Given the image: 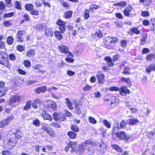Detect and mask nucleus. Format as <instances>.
Returning <instances> with one entry per match:
<instances>
[{
    "instance_id": "f257e3e1",
    "label": "nucleus",
    "mask_w": 155,
    "mask_h": 155,
    "mask_svg": "<svg viewBox=\"0 0 155 155\" xmlns=\"http://www.w3.org/2000/svg\"><path fill=\"white\" fill-rule=\"evenodd\" d=\"M118 40L116 38H112L109 37H106L104 40V42L105 45L109 47H112L114 45Z\"/></svg>"
},
{
    "instance_id": "f03ea898",
    "label": "nucleus",
    "mask_w": 155,
    "mask_h": 155,
    "mask_svg": "<svg viewBox=\"0 0 155 155\" xmlns=\"http://www.w3.org/2000/svg\"><path fill=\"white\" fill-rule=\"evenodd\" d=\"M21 97L18 95L12 96L9 101V104L10 105H13L14 106L18 105V103L21 100Z\"/></svg>"
},
{
    "instance_id": "7ed1b4c3",
    "label": "nucleus",
    "mask_w": 155,
    "mask_h": 155,
    "mask_svg": "<svg viewBox=\"0 0 155 155\" xmlns=\"http://www.w3.org/2000/svg\"><path fill=\"white\" fill-rule=\"evenodd\" d=\"M14 118L13 115L11 114L7 118L4 119L2 120L0 123V127H3L8 125L9 123Z\"/></svg>"
},
{
    "instance_id": "20e7f679",
    "label": "nucleus",
    "mask_w": 155,
    "mask_h": 155,
    "mask_svg": "<svg viewBox=\"0 0 155 155\" xmlns=\"http://www.w3.org/2000/svg\"><path fill=\"white\" fill-rule=\"evenodd\" d=\"M116 137L119 139L122 140L125 139L128 140L130 137L128 135H126L125 133L123 132H120L116 134Z\"/></svg>"
},
{
    "instance_id": "39448f33",
    "label": "nucleus",
    "mask_w": 155,
    "mask_h": 155,
    "mask_svg": "<svg viewBox=\"0 0 155 155\" xmlns=\"http://www.w3.org/2000/svg\"><path fill=\"white\" fill-rule=\"evenodd\" d=\"M66 22L59 19L58 21L57 24L59 26V29L62 33H64L65 30V25Z\"/></svg>"
},
{
    "instance_id": "423d86ee",
    "label": "nucleus",
    "mask_w": 155,
    "mask_h": 155,
    "mask_svg": "<svg viewBox=\"0 0 155 155\" xmlns=\"http://www.w3.org/2000/svg\"><path fill=\"white\" fill-rule=\"evenodd\" d=\"M110 105L112 107H114L118 104L119 100L117 97L112 96L110 98Z\"/></svg>"
},
{
    "instance_id": "0eeeda50",
    "label": "nucleus",
    "mask_w": 155,
    "mask_h": 155,
    "mask_svg": "<svg viewBox=\"0 0 155 155\" xmlns=\"http://www.w3.org/2000/svg\"><path fill=\"white\" fill-rule=\"evenodd\" d=\"M86 148V147L83 146V143L78 145L76 148V153L79 154H82L84 152Z\"/></svg>"
},
{
    "instance_id": "6e6552de",
    "label": "nucleus",
    "mask_w": 155,
    "mask_h": 155,
    "mask_svg": "<svg viewBox=\"0 0 155 155\" xmlns=\"http://www.w3.org/2000/svg\"><path fill=\"white\" fill-rule=\"evenodd\" d=\"M120 94L122 96H125L127 94H130V91L125 86H122L119 90Z\"/></svg>"
},
{
    "instance_id": "1a4fd4ad",
    "label": "nucleus",
    "mask_w": 155,
    "mask_h": 155,
    "mask_svg": "<svg viewBox=\"0 0 155 155\" xmlns=\"http://www.w3.org/2000/svg\"><path fill=\"white\" fill-rule=\"evenodd\" d=\"M139 122V120L137 118H132L127 120V123L128 124L134 125Z\"/></svg>"
},
{
    "instance_id": "9d476101",
    "label": "nucleus",
    "mask_w": 155,
    "mask_h": 155,
    "mask_svg": "<svg viewBox=\"0 0 155 155\" xmlns=\"http://www.w3.org/2000/svg\"><path fill=\"white\" fill-rule=\"evenodd\" d=\"M83 146H85L86 148L88 147V145H91L92 147H95L96 146V144L94 142H92L89 140H87L82 143Z\"/></svg>"
},
{
    "instance_id": "9b49d317",
    "label": "nucleus",
    "mask_w": 155,
    "mask_h": 155,
    "mask_svg": "<svg viewBox=\"0 0 155 155\" xmlns=\"http://www.w3.org/2000/svg\"><path fill=\"white\" fill-rule=\"evenodd\" d=\"M25 33V31H20L18 32L17 37L18 41L22 42L23 39L22 36Z\"/></svg>"
},
{
    "instance_id": "f8f14e48",
    "label": "nucleus",
    "mask_w": 155,
    "mask_h": 155,
    "mask_svg": "<svg viewBox=\"0 0 155 155\" xmlns=\"http://www.w3.org/2000/svg\"><path fill=\"white\" fill-rule=\"evenodd\" d=\"M42 115L44 120H48L50 121H51L52 120L50 115L47 113L46 111H43L42 114Z\"/></svg>"
},
{
    "instance_id": "ddd939ff",
    "label": "nucleus",
    "mask_w": 155,
    "mask_h": 155,
    "mask_svg": "<svg viewBox=\"0 0 155 155\" xmlns=\"http://www.w3.org/2000/svg\"><path fill=\"white\" fill-rule=\"evenodd\" d=\"M132 9V6L130 5H129L128 7L126 8L124 11V15L126 16H129L130 14V12L131 11Z\"/></svg>"
},
{
    "instance_id": "4468645a",
    "label": "nucleus",
    "mask_w": 155,
    "mask_h": 155,
    "mask_svg": "<svg viewBox=\"0 0 155 155\" xmlns=\"http://www.w3.org/2000/svg\"><path fill=\"white\" fill-rule=\"evenodd\" d=\"M120 128V127L119 126L118 123L116 122L113 125V129L112 130V134L114 135L116 134V132L118 131V130Z\"/></svg>"
},
{
    "instance_id": "2eb2a0df",
    "label": "nucleus",
    "mask_w": 155,
    "mask_h": 155,
    "mask_svg": "<svg viewBox=\"0 0 155 155\" xmlns=\"http://www.w3.org/2000/svg\"><path fill=\"white\" fill-rule=\"evenodd\" d=\"M97 77L99 83L100 84L102 83L104 80V75L99 73L97 74Z\"/></svg>"
},
{
    "instance_id": "dca6fc26",
    "label": "nucleus",
    "mask_w": 155,
    "mask_h": 155,
    "mask_svg": "<svg viewBox=\"0 0 155 155\" xmlns=\"http://www.w3.org/2000/svg\"><path fill=\"white\" fill-rule=\"evenodd\" d=\"M46 90V87L45 86H42L37 88L35 90L36 93L39 94L40 93H44L45 92Z\"/></svg>"
},
{
    "instance_id": "f3484780",
    "label": "nucleus",
    "mask_w": 155,
    "mask_h": 155,
    "mask_svg": "<svg viewBox=\"0 0 155 155\" xmlns=\"http://www.w3.org/2000/svg\"><path fill=\"white\" fill-rule=\"evenodd\" d=\"M58 48L60 50V52L63 53H66L68 50V48L66 46L61 45L58 46Z\"/></svg>"
},
{
    "instance_id": "a211bd4d",
    "label": "nucleus",
    "mask_w": 155,
    "mask_h": 155,
    "mask_svg": "<svg viewBox=\"0 0 155 155\" xmlns=\"http://www.w3.org/2000/svg\"><path fill=\"white\" fill-rule=\"evenodd\" d=\"M146 70L149 74L152 70L155 71V64H152L147 68Z\"/></svg>"
},
{
    "instance_id": "6ab92c4d",
    "label": "nucleus",
    "mask_w": 155,
    "mask_h": 155,
    "mask_svg": "<svg viewBox=\"0 0 155 155\" xmlns=\"http://www.w3.org/2000/svg\"><path fill=\"white\" fill-rule=\"evenodd\" d=\"M105 60L107 62V64L109 67H112L114 65V63L112 62L110 58L109 57H106L105 58Z\"/></svg>"
},
{
    "instance_id": "aec40b11",
    "label": "nucleus",
    "mask_w": 155,
    "mask_h": 155,
    "mask_svg": "<svg viewBox=\"0 0 155 155\" xmlns=\"http://www.w3.org/2000/svg\"><path fill=\"white\" fill-rule=\"evenodd\" d=\"M0 64H1L3 66L6 67L8 68H10V64H9L8 61V58L3 60L2 62L0 61Z\"/></svg>"
},
{
    "instance_id": "412c9836",
    "label": "nucleus",
    "mask_w": 155,
    "mask_h": 155,
    "mask_svg": "<svg viewBox=\"0 0 155 155\" xmlns=\"http://www.w3.org/2000/svg\"><path fill=\"white\" fill-rule=\"evenodd\" d=\"M131 32H129V33L131 35H133V33H135L136 34H138L140 33V31L136 28H134L130 29Z\"/></svg>"
},
{
    "instance_id": "4be33fe9",
    "label": "nucleus",
    "mask_w": 155,
    "mask_h": 155,
    "mask_svg": "<svg viewBox=\"0 0 155 155\" xmlns=\"http://www.w3.org/2000/svg\"><path fill=\"white\" fill-rule=\"evenodd\" d=\"M69 145L70 148H71V152H74L76 149V143L75 142H70L69 143Z\"/></svg>"
},
{
    "instance_id": "5701e85b",
    "label": "nucleus",
    "mask_w": 155,
    "mask_h": 155,
    "mask_svg": "<svg viewBox=\"0 0 155 155\" xmlns=\"http://www.w3.org/2000/svg\"><path fill=\"white\" fill-rule=\"evenodd\" d=\"M140 2H143V5L145 6H150L151 4L150 0H140Z\"/></svg>"
},
{
    "instance_id": "b1692460",
    "label": "nucleus",
    "mask_w": 155,
    "mask_h": 155,
    "mask_svg": "<svg viewBox=\"0 0 155 155\" xmlns=\"http://www.w3.org/2000/svg\"><path fill=\"white\" fill-rule=\"evenodd\" d=\"M48 107H51L53 109L55 108L56 107V105L55 103L53 101H48Z\"/></svg>"
},
{
    "instance_id": "393cba45",
    "label": "nucleus",
    "mask_w": 155,
    "mask_h": 155,
    "mask_svg": "<svg viewBox=\"0 0 155 155\" xmlns=\"http://www.w3.org/2000/svg\"><path fill=\"white\" fill-rule=\"evenodd\" d=\"M45 35L48 37H51L52 36L53 33L51 29L48 28L45 30Z\"/></svg>"
},
{
    "instance_id": "a878e982",
    "label": "nucleus",
    "mask_w": 155,
    "mask_h": 155,
    "mask_svg": "<svg viewBox=\"0 0 155 155\" xmlns=\"http://www.w3.org/2000/svg\"><path fill=\"white\" fill-rule=\"evenodd\" d=\"M16 142L17 140L15 139L12 137L9 139L8 141L9 144L12 147L15 146Z\"/></svg>"
},
{
    "instance_id": "bb28decb",
    "label": "nucleus",
    "mask_w": 155,
    "mask_h": 155,
    "mask_svg": "<svg viewBox=\"0 0 155 155\" xmlns=\"http://www.w3.org/2000/svg\"><path fill=\"white\" fill-rule=\"evenodd\" d=\"M72 12L71 11H68L65 12L64 13V17L66 18H71L72 15Z\"/></svg>"
},
{
    "instance_id": "cd10ccee",
    "label": "nucleus",
    "mask_w": 155,
    "mask_h": 155,
    "mask_svg": "<svg viewBox=\"0 0 155 155\" xmlns=\"http://www.w3.org/2000/svg\"><path fill=\"white\" fill-rule=\"evenodd\" d=\"M130 67H126L124 68V71H122V73L124 74H130Z\"/></svg>"
},
{
    "instance_id": "c85d7f7f",
    "label": "nucleus",
    "mask_w": 155,
    "mask_h": 155,
    "mask_svg": "<svg viewBox=\"0 0 155 155\" xmlns=\"http://www.w3.org/2000/svg\"><path fill=\"white\" fill-rule=\"evenodd\" d=\"M35 54V51L32 50H31L27 52L26 55L28 57H31L33 56Z\"/></svg>"
},
{
    "instance_id": "c756f323",
    "label": "nucleus",
    "mask_w": 155,
    "mask_h": 155,
    "mask_svg": "<svg viewBox=\"0 0 155 155\" xmlns=\"http://www.w3.org/2000/svg\"><path fill=\"white\" fill-rule=\"evenodd\" d=\"M103 123L104 126L108 128H110L111 126V123L106 120H104L103 121Z\"/></svg>"
},
{
    "instance_id": "7c9ffc66",
    "label": "nucleus",
    "mask_w": 155,
    "mask_h": 155,
    "mask_svg": "<svg viewBox=\"0 0 155 155\" xmlns=\"http://www.w3.org/2000/svg\"><path fill=\"white\" fill-rule=\"evenodd\" d=\"M66 102L70 110H72L73 109V107L72 106V103L71 102L70 100L68 98L66 99Z\"/></svg>"
},
{
    "instance_id": "2f4dec72",
    "label": "nucleus",
    "mask_w": 155,
    "mask_h": 155,
    "mask_svg": "<svg viewBox=\"0 0 155 155\" xmlns=\"http://www.w3.org/2000/svg\"><path fill=\"white\" fill-rule=\"evenodd\" d=\"M68 135L71 139H74L75 138L77 134L72 131H69L68 133Z\"/></svg>"
},
{
    "instance_id": "473e14b6",
    "label": "nucleus",
    "mask_w": 155,
    "mask_h": 155,
    "mask_svg": "<svg viewBox=\"0 0 155 155\" xmlns=\"http://www.w3.org/2000/svg\"><path fill=\"white\" fill-rule=\"evenodd\" d=\"M14 39L11 36H9L7 39V42L9 45H12Z\"/></svg>"
},
{
    "instance_id": "72a5a7b5",
    "label": "nucleus",
    "mask_w": 155,
    "mask_h": 155,
    "mask_svg": "<svg viewBox=\"0 0 155 155\" xmlns=\"http://www.w3.org/2000/svg\"><path fill=\"white\" fill-rule=\"evenodd\" d=\"M155 54H150L147 55L146 59L147 61H150L152 59H154L155 58Z\"/></svg>"
},
{
    "instance_id": "f704fd0d",
    "label": "nucleus",
    "mask_w": 155,
    "mask_h": 155,
    "mask_svg": "<svg viewBox=\"0 0 155 155\" xmlns=\"http://www.w3.org/2000/svg\"><path fill=\"white\" fill-rule=\"evenodd\" d=\"M112 147L117 152H122L123 151L121 148L118 145H112Z\"/></svg>"
},
{
    "instance_id": "c9c22d12",
    "label": "nucleus",
    "mask_w": 155,
    "mask_h": 155,
    "mask_svg": "<svg viewBox=\"0 0 155 155\" xmlns=\"http://www.w3.org/2000/svg\"><path fill=\"white\" fill-rule=\"evenodd\" d=\"M55 36L56 37L58 40H60L62 38V35L59 31H56L54 33Z\"/></svg>"
},
{
    "instance_id": "e433bc0d",
    "label": "nucleus",
    "mask_w": 155,
    "mask_h": 155,
    "mask_svg": "<svg viewBox=\"0 0 155 155\" xmlns=\"http://www.w3.org/2000/svg\"><path fill=\"white\" fill-rule=\"evenodd\" d=\"M31 101H28L25 107H24L23 109L25 110H28L30 108L31 106Z\"/></svg>"
},
{
    "instance_id": "4c0bfd02",
    "label": "nucleus",
    "mask_w": 155,
    "mask_h": 155,
    "mask_svg": "<svg viewBox=\"0 0 155 155\" xmlns=\"http://www.w3.org/2000/svg\"><path fill=\"white\" fill-rule=\"evenodd\" d=\"M88 120L90 123L95 124L97 123V121L94 117H93L90 116L88 117Z\"/></svg>"
},
{
    "instance_id": "58836bf2",
    "label": "nucleus",
    "mask_w": 155,
    "mask_h": 155,
    "mask_svg": "<svg viewBox=\"0 0 155 155\" xmlns=\"http://www.w3.org/2000/svg\"><path fill=\"white\" fill-rule=\"evenodd\" d=\"M121 80L122 81H125L130 85L131 84V81L129 78H122Z\"/></svg>"
},
{
    "instance_id": "ea45409f",
    "label": "nucleus",
    "mask_w": 155,
    "mask_h": 155,
    "mask_svg": "<svg viewBox=\"0 0 155 155\" xmlns=\"http://www.w3.org/2000/svg\"><path fill=\"white\" fill-rule=\"evenodd\" d=\"M1 58L3 60L8 58V56L6 53L4 52H2L1 53Z\"/></svg>"
},
{
    "instance_id": "a19ab883",
    "label": "nucleus",
    "mask_w": 155,
    "mask_h": 155,
    "mask_svg": "<svg viewBox=\"0 0 155 155\" xmlns=\"http://www.w3.org/2000/svg\"><path fill=\"white\" fill-rule=\"evenodd\" d=\"M71 129L72 131L75 132H78L79 131V128L75 125H71Z\"/></svg>"
},
{
    "instance_id": "79ce46f5",
    "label": "nucleus",
    "mask_w": 155,
    "mask_h": 155,
    "mask_svg": "<svg viewBox=\"0 0 155 155\" xmlns=\"http://www.w3.org/2000/svg\"><path fill=\"white\" fill-rule=\"evenodd\" d=\"M89 13L88 9H86L84 11V18L86 19H87L89 17Z\"/></svg>"
},
{
    "instance_id": "37998d69",
    "label": "nucleus",
    "mask_w": 155,
    "mask_h": 155,
    "mask_svg": "<svg viewBox=\"0 0 155 155\" xmlns=\"http://www.w3.org/2000/svg\"><path fill=\"white\" fill-rule=\"evenodd\" d=\"M25 8L26 10L30 11L32 10L33 8V6L32 4H29L26 5Z\"/></svg>"
},
{
    "instance_id": "c03bdc74",
    "label": "nucleus",
    "mask_w": 155,
    "mask_h": 155,
    "mask_svg": "<svg viewBox=\"0 0 155 155\" xmlns=\"http://www.w3.org/2000/svg\"><path fill=\"white\" fill-rule=\"evenodd\" d=\"M36 28L39 31H42L43 29V26L41 24H39L36 26Z\"/></svg>"
},
{
    "instance_id": "a18cd8bd",
    "label": "nucleus",
    "mask_w": 155,
    "mask_h": 155,
    "mask_svg": "<svg viewBox=\"0 0 155 155\" xmlns=\"http://www.w3.org/2000/svg\"><path fill=\"white\" fill-rule=\"evenodd\" d=\"M6 91V88H2V89H1V88L0 87V97L4 95Z\"/></svg>"
},
{
    "instance_id": "49530a36",
    "label": "nucleus",
    "mask_w": 155,
    "mask_h": 155,
    "mask_svg": "<svg viewBox=\"0 0 155 155\" xmlns=\"http://www.w3.org/2000/svg\"><path fill=\"white\" fill-rule=\"evenodd\" d=\"M78 105L75 104V108L76 110V113L78 114H80L81 112L80 108L78 107Z\"/></svg>"
},
{
    "instance_id": "de8ad7c7",
    "label": "nucleus",
    "mask_w": 155,
    "mask_h": 155,
    "mask_svg": "<svg viewBox=\"0 0 155 155\" xmlns=\"http://www.w3.org/2000/svg\"><path fill=\"white\" fill-rule=\"evenodd\" d=\"M59 115L60 114H58L57 113H54L53 115L54 119L55 120H59Z\"/></svg>"
},
{
    "instance_id": "09e8293b",
    "label": "nucleus",
    "mask_w": 155,
    "mask_h": 155,
    "mask_svg": "<svg viewBox=\"0 0 155 155\" xmlns=\"http://www.w3.org/2000/svg\"><path fill=\"white\" fill-rule=\"evenodd\" d=\"M2 155H12V153L9 150H3L2 152Z\"/></svg>"
},
{
    "instance_id": "8fccbe9b",
    "label": "nucleus",
    "mask_w": 155,
    "mask_h": 155,
    "mask_svg": "<svg viewBox=\"0 0 155 155\" xmlns=\"http://www.w3.org/2000/svg\"><path fill=\"white\" fill-rule=\"evenodd\" d=\"M24 64L26 67H30L31 65V62L28 60L25 61Z\"/></svg>"
},
{
    "instance_id": "3c124183",
    "label": "nucleus",
    "mask_w": 155,
    "mask_h": 155,
    "mask_svg": "<svg viewBox=\"0 0 155 155\" xmlns=\"http://www.w3.org/2000/svg\"><path fill=\"white\" fill-rule=\"evenodd\" d=\"M17 49L19 51L22 52L24 50L25 47L22 45H19L17 46Z\"/></svg>"
},
{
    "instance_id": "603ef678",
    "label": "nucleus",
    "mask_w": 155,
    "mask_h": 155,
    "mask_svg": "<svg viewBox=\"0 0 155 155\" xmlns=\"http://www.w3.org/2000/svg\"><path fill=\"white\" fill-rule=\"evenodd\" d=\"M126 124L124 120H123L120 124V128H124L126 127Z\"/></svg>"
},
{
    "instance_id": "864d4df0",
    "label": "nucleus",
    "mask_w": 155,
    "mask_h": 155,
    "mask_svg": "<svg viewBox=\"0 0 155 155\" xmlns=\"http://www.w3.org/2000/svg\"><path fill=\"white\" fill-rule=\"evenodd\" d=\"M95 35L97 37L101 38L103 35L101 31L99 30H97L95 33Z\"/></svg>"
},
{
    "instance_id": "5fc2aeb1",
    "label": "nucleus",
    "mask_w": 155,
    "mask_h": 155,
    "mask_svg": "<svg viewBox=\"0 0 155 155\" xmlns=\"http://www.w3.org/2000/svg\"><path fill=\"white\" fill-rule=\"evenodd\" d=\"M14 15L13 12H10L5 14L4 15V18H9L12 16Z\"/></svg>"
},
{
    "instance_id": "6e6d98bb",
    "label": "nucleus",
    "mask_w": 155,
    "mask_h": 155,
    "mask_svg": "<svg viewBox=\"0 0 155 155\" xmlns=\"http://www.w3.org/2000/svg\"><path fill=\"white\" fill-rule=\"evenodd\" d=\"M33 124L35 125L37 127L39 126L40 125L39 121L38 119L35 120L33 122Z\"/></svg>"
},
{
    "instance_id": "4d7b16f0",
    "label": "nucleus",
    "mask_w": 155,
    "mask_h": 155,
    "mask_svg": "<svg viewBox=\"0 0 155 155\" xmlns=\"http://www.w3.org/2000/svg\"><path fill=\"white\" fill-rule=\"evenodd\" d=\"M51 126L53 127H57L58 128H60L61 127L60 125L58 123H52L51 124Z\"/></svg>"
},
{
    "instance_id": "13d9d810",
    "label": "nucleus",
    "mask_w": 155,
    "mask_h": 155,
    "mask_svg": "<svg viewBox=\"0 0 155 155\" xmlns=\"http://www.w3.org/2000/svg\"><path fill=\"white\" fill-rule=\"evenodd\" d=\"M59 120H60L61 121H64L66 119V117L64 115L60 113Z\"/></svg>"
},
{
    "instance_id": "bf43d9fd",
    "label": "nucleus",
    "mask_w": 155,
    "mask_h": 155,
    "mask_svg": "<svg viewBox=\"0 0 155 155\" xmlns=\"http://www.w3.org/2000/svg\"><path fill=\"white\" fill-rule=\"evenodd\" d=\"M109 89L111 91H119L120 88L117 87H110Z\"/></svg>"
},
{
    "instance_id": "052dcab7",
    "label": "nucleus",
    "mask_w": 155,
    "mask_h": 155,
    "mask_svg": "<svg viewBox=\"0 0 155 155\" xmlns=\"http://www.w3.org/2000/svg\"><path fill=\"white\" fill-rule=\"evenodd\" d=\"M30 13L32 15H38V10L34 9L32 10Z\"/></svg>"
},
{
    "instance_id": "680f3d73",
    "label": "nucleus",
    "mask_w": 155,
    "mask_h": 155,
    "mask_svg": "<svg viewBox=\"0 0 155 155\" xmlns=\"http://www.w3.org/2000/svg\"><path fill=\"white\" fill-rule=\"evenodd\" d=\"M65 60L66 61L68 62L73 63L74 61V59L73 58H71L69 57L66 58Z\"/></svg>"
},
{
    "instance_id": "e2e57ef3",
    "label": "nucleus",
    "mask_w": 155,
    "mask_h": 155,
    "mask_svg": "<svg viewBox=\"0 0 155 155\" xmlns=\"http://www.w3.org/2000/svg\"><path fill=\"white\" fill-rule=\"evenodd\" d=\"M15 7L18 10H20L21 9V7L20 6V2L18 1H16L15 2Z\"/></svg>"
},
{
    "instance_id": "0e129e2a",
    "label": "nucleus",
    "mask_w": 155,
    "mask_h": 155,
    "mask_svg": "<svg viewBox=\"0 0 155 155\" xmlns=\"http://www.w3.org/2000/svg\"><path fill=\"white\" fill-rule=\"evenodd\" d=\"M50 136H54L55 134L54 131L52 130H49L47 133Z\"/></svg>"
},
{
    "instance_id": "69168bd1",
    "label": "nucleus",
    "mask_w": 155,
    "mask_h": 155,
    "mask_svg": "<svg viewBox=\"0 0 155 155\" xmlns=\"http://www.w3.org/2000/svg\"><path fill=\"white\" fill-rule=\"evenodd\" d=\"M75 73L71 70H68L67 72V74L69 76H72L74 75Z\"/></svg>"
},
{
    "instance_id": "338daca9",
    "label": "nucleus",
    "mask_w": 155,
    "mask_h": 155,
    "mask_svg": "<svg viewBox=\"0 0 155 155\" xmlns=\"http://www.w3.org/2000/svg\"><path fill=\"white\" fill-rule=\"evenodd\" d=\"M5 6L4 3L2 2H0V9L1 10H3L5 9Z\"/></svg>"
},
{
    "instance_id": "774afa93",
    "label": "nucleus",
    "mask_w": 155,
    "mask_h": 155,
    "mask_svg": "<svg viewBox=\"0 0 155 155\" xmlns=\"http://www.w3.org/2000/svg\"><path fill=\"white\" fill-rule=\"evenodd\" d=\"M141 14L142 16L143 17H146L149 15V13L147 11H143Z\"/></svg>"
}]
</instances>
